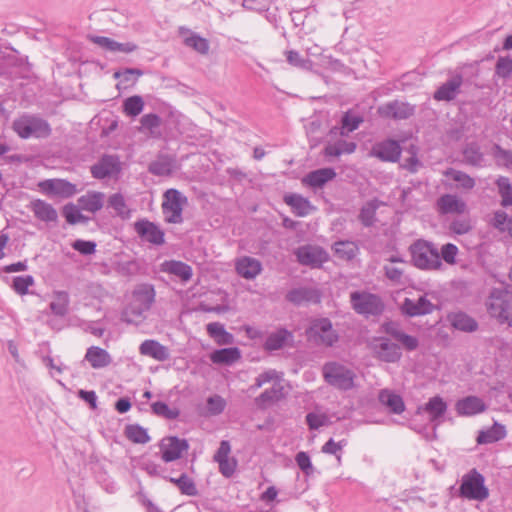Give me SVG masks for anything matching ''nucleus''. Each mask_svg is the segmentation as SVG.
<instances>
[{"instance_id": "1", "label": "nucleus", "mask_w": 512, "mask_h": 512, "mask_svg": "<svg viewBox=\"0 0 512 512\" xmlns=\"http://www.w3.org/2000/svg\"><path fill=\"white\" fill-rule=\"evenodd\" d=\"M412 264L421 270H438L442 267L438 249L432 242L418 239L409 247Z\"/></svg>"}, {"instance_id": "2", "label": "nucleus", "mask_w": 512, "mask_h": 512, "mask_svg": "<svg viewBox=\"0 0 512 512\" xmlns=\"http://www.w3.org/2000/svg\"><path fill=\"white\" fill-rule=\"evenodd\" d=\"M13 131L22 139L48 138L52 129L47 120L34 115L24 113L12 123Z\"/></svg>"}, {"instance_id": "3", "label": "nucleus", "mask_w": 512, "mask_h": 512, "mask_svg": "<svg viewBox=\"0 0 512 512\" xmlns=\"http://www.w3.org/2000/svg\"><path fill=\"white\" fill-rule=\"evenodd\" d=\"M487 311L500 324L512 325V293L505 289L494 288L486 302Z\"/></svg>"}, {"instance_id": "4", "label": "nucleus", "mask_w": 512, "mask_h": 512, "mask_svg": "<svg viewBox=\"0 0 512 512\" xmlns=\"http://www.w3.org/2000/svg\"><path fill=\"white\" fill-rule=\"evenodd\" d=\"M325 382L341 391H348L354 387L355 373L336 361L326 362L322 367Z\"/></svg>"}, {"instance_id": "5", "label": "nucleus", "mask_w": 512, "mask_h": 512, "mask_svg": "<svg viewBox=\"0 0 512 512\" xmlns=\"http://www.w3.org/2000/svg\"><path fill=\"white\" fill-rule=\"evenodd\" d=\"M132 295L133 303L121 314V320L127 324L132 323V320L128 318V311L130 310L134 316H142L144 312L151 308L156 293L152 284L143 283L136 286Z\"/></svg>"}, {"instance_id": "6", "label": "nucleus", "mask_w": 512, "mask_h": 512, "mask_svg": "<svg viewBox=\"0 0 512 512\" xmlns=\"http://www.w3.org/2000/svg\"><path fill=\"white\" fill-rule=\"evenodd\" d=\"M350 304L357 314L366 318H369L370 316H379L385 309V305L381 297L367 291L351 292Z\"/></svg>"}, {"instance_id": "7", "label": "nucleus", "mask_w": 512, "mask_h": 512, "mask_svg": "<svg viewBox=\"0 0 512 512\" xmlns=\"http://www.w3.org/2000/svg\"><path fill=\"white\" fill-rule=\"evenodd\" d=\"M459 496L476 501H484L489 497V489L485 486V478L475 468L462 477Z\"/></svg>"}, {"instance_id": "8", "label": "nucleus", "mask_w": 512, "mask_h": 512, "mask_svg": "<svg viewBox=\"0 0 512 512\" xmlns=\"http://www.w3.org/2000/svg\"><path fill=\"white\" fill-rule=\"evenodd\" d=\"M305 333L308 340L326 347L334 346L339 340V335L328 318L313 320Z\"/></svg>"}, {"instance_id": "9", "label": "nucleus", "mask_w": 512, "mask_h": 512, "mask_svg": "<svg viewBox=\"0 0 512 512\" xmlns=\"http://www.w3.org/2000/svg\"><path fill=\"white\" fill-rule=\"evenodd\" d=\"M187 204V197L179 190L170 188L163 194L162 212L164 219L170 224H181L183 222V207Z\"/></svg>"}, {"instance_id": "10", "label": "nucleus", "mask_w": 512, "mask_h": 512, "mask_svg": "<svg viewBox=\"0 0 512 512\" xmlns=\"http://www.w3.org/2000/svg\"><path fill=\"white\" fill-rule=\"evenodd\" d=\"M122 170L121 161L118 155L104 154L90 167L91 175L95 179L115 177Z\"/></svg>"}, {"instance_id": "11", "label": "nucleus", "mask_w": 512, "mask_h": 512, "mask_svg": "<svg viewBox=\"0 0 512 512\" xmlns=\"http://www.w3.org/2000/svg\"><path fill=\"white\" fill-rule=\"evenodd\" d=\"M416 107L399 100L389 101L377 108V114L385 119L406 120L415 114Z\"/></svg>"}, {"instance_id": "12", "label": "nucleus", "mask_w": 512, "mask_h": 512, "mask_svg": "<svg viewBox=\"0 0 512 512\" xmlns=\"http://www.w3.org/2000/svg\"><path fill=\"white\" fill-rule=\"evenodd\" d=\"M297 261L304 266L319 268L328 260L327 252L319 246L303 245L296 249Z\"/></svg>"}, {"instance_id": "13", "label": "nucleus", "mask_w": 512, "mask_h": 512, "mask_svg": "<svg viewBox=\"0 0 512 512\" xmlns=\"http://www.w3.org/2000/svg\"><path fill=\"white\" fill-rule=\"evenodd\" d=\"M159 448L162 460L169 463L181 458L182 453L189 449V443L177 436H167L160 441Z\"/></svg>"}, {"instance_id": "14", "label": "nucleus", "mask_w": 512, "mask_h": 512, "mask_svg": "<svg viewBox=\"0 0 512 512\" xmlns=\"http://www.w3.org/2000/svg\"><path fill=\"white\" fill-rule=\"evenodd\" d=\"M383 332L389 335L394 340L398 341L403 349L408 352L414 351L419 347V340L417 337L406 334L398 322L387 321L381 326Z\"/></svg>"}, {"instance_id": "15", "label": "nucleus", "mask_w": 512, "mask_h": 512, "mask_svg": "<svg viewBox=\"0 0 512 512\" xmlns=\"http://www.w3.org/2000/svg\"><path fill=\"white\" fill-rule=\"evenodd\" d=\"M38 186L42 192L62 198H70L77 193L76 185L65 179H47L39 182Z\"/></svg>"}, {"instance_id": "16", "label": "nucleus", "mask_w": 512, "mask_h": 512, "mask_svg": "<svg viewBox=\"0 0 512 512\" xmlns=\"http://www.w3.org/2000/svg\"><path fill=\"white\" fill-rule=\"evenodd\" d=\"M376 357L386 363H396L402 357L401 346L390 341L389 338L380 337L373 346Z\"/></svg>"}, {"instance_id": "17", "label": "nucleus", "mask_w": 512, "mask_h": 512, "mask_svg": "<svg viewBox=\"0 0 512 512\" xmlns=\"http://www.w3.org/2000/svg\"><path fill=\"white\" fill-rule=\"evenodd\" d=\"M134 230L137 235L145 241L162 245L165 242V233L154 222L147 219H140L134 223Z\"/></svg>"}, {"instance_id": "18", "label": "nucleus", "mask_w": 512, "mask_h": 512, "mask_svg": "<svg viewBox=\"0 0 512 512\" xmlns=\"http://www.w3.org/2000/svg\"><path fill=\"white\" fill-rule=\"evenodd\" d=\"M401 151L402 149L398 141L386 139L375 143L370 154L384 162H397L400 158Z\"/></svg>"}, {"instance_id": "19", "label": "nucleus", "mask_w": 512, "mask_h": 512, "mask_svg": "<svg viewBox=\"0 0 512 512\" xmlns=\"http://www.w3.org/2000/svg\"><path fill=\"white\" fill-rule=\"evenodd\" d=\"M488 405L485 401L475 395L460 398L455 403V411L458 416L471 417L485 412Z\"/></svg>"}, {"instance_id": "20", "label": "nucleus", "mask_w": 512, "mask_h": 512, "mask_svg": "<svg viewBox=\"0 0 512 512\" xmlns=\"http://www.w3.org/2000/svg\"><path fill=\"white\" fill-rule=\"evenodd\" d=\"M285 298L295 306H301L309 303H320L321 294L316 288L299 287L288 291Z\"/></svg>"}, {"instance_id": "21", "label": "nucleus", "mask_w": 512, "mask_h": 512, "mask_svg": "<svg viewBox=\"0 0 512 512\" xmlns=\"http://www.w3.org/2000/svg\"><path fill=\"white\" fill-rule=\"evenodd\" d=\"M434 305L426 296H420L417 300L405 298L401 311L409 317H416L432 313Z\"/></svg>"}, {"instance_id": "22", "label": "nucleus", "mask_w": 512, "mask_h": 512, "mask_svg": "<svg viewBox=\"0 0 512 512\" xmlns=\"http://www.w3.org/2000/svg\"><path fill=\"white\" fill-rule=\"evenodd\" d=\"M87 38L94 44L110 52L132 53L138 49L133 42L119 43L106 36L88 35Z\"/></svg>"}, {"instance_id": "23", "label": "nucleus", "mask_w": 512, "mask_h": 512, "mask_svg": "<svg viewBox=\"0 0 512 512\" xmlns=\"http://www.w3.org/2000/svg\"><path fill=\"white\" fill-rule=\"evenodd\" d=\"M463 79L461 75H456L443 83L433 95L437 101H452L460 92Z\"/></svg>"}, {"instance_id": "24", "label": "nucleus", "mask_w": 512, "mask_h": 512, "mask_svg": "<svg viewBox=\"0 0 512 512\" xmlns=\"http://www.w3.org/2000/svg\"><path fill=\"white\" fill-rule=\"evenodd\" d=\"M235 269L242 278L251 280L261 273L262 264L256 258L243 256L237 259Z\"/></svg>"}, {"instance_id": "25", "label": "nucleus", "mask_w": 512, "mask_h": 512, "mask_svg": "<svg viewBox=\"0 0 512 512\" xmlns=\"http://www.w3.org/2000/svg\"><path fill=\"white\" fill-rule=\"evenodd\" d=\"M139 352L143 356H149L160 362L166 361L170 357L169 349L153 339L144 340L139 346Z\"/></svg>"}, {"instance_id": "26", "label": "nucleus", "mask_w": 512, "mask_h": 512, "mask_svg": "<svg viewBox=\"0 0 512 512\" xmlns=\"http://www.w3.org/2000/svg\"><path fill=\"white\" fill-rule=\"evenodd\" d=\"M294 335L286 328H278L276 331L271 332L264 342V349L267 351H275L283 348L285 345L293 342Z\"/></svg>"}, {"instance_id": "27", "label": "nucleus", "mask_w": 512, "mask_h": 512, "mask_svg": "<svg viewBox=\"0 0 512 512\" xmlns=\"http://www.w3.org/2000/svg\"><path fill=\"white\" fill-rule=\"evenodd\" d=\"M284 202L291 207L292 212L298 217H305L315 210L311 202L300 194H286Z\"/></svg>"}, {"instance_id": "28", "label": "nucleus", "mask_w": 512, "mask_h": 512, "mask_svg": "<svg viewBox=\"0 0 512 512\" xmlns=\"http://www.w3.org/2000/svg\"><path fill=\"white\" fill-rule=\"evenodd\" d=\"M437 209L440 214H462L466 210V204L456 195L444 194L437 200Z\"/></svg>"}, {"instance_id": "29", "label": "nucleus", "mask_w": 512, "mask_h": 512, "mask_svg": "<svg viewBox=\"0 0 512 512\" xmlns=\"http://www.w3.org/2000/svg\"><path fill=\"white\" fill-rule=\"evenodd\" d=\"M284 397V387L280 381H276L269 389L264 390L258 397L255 398V405L259 409H266L273 403L281 400Z\"/></svg>"}, {"instance_id": "30", "label": "nucleus", "mask_w": 512, "mask_h": 512, "mask_svg": "<svg viewBox=\"0 0 512 512\" xmlns=\"http://www.w3.org/2000/svg\"><path fill=\"white\" fill-rule=\"evenodd\" d=\"M463 161L473 167H484L485 166V155L481 151V147L478 142L471 141L464 145L462 149Z\"/></svg>"}, {"instance_id": "31", "label": "nucleus", "mask_w": 512, "mask_h": 512, "mask_svg": "<svg viewBox=\"0 0 512 512\" xmlns=\"http://www.w3.org/2000/svg\"><path fill=\"white\" fill-rule=\"evenodd\" d=\"M421 411L427 412L429 414L431 422L438 423L439 419L447 411V403L443 400L442 397L434 396L430 398L424 406L418 407L417 413H421Z\"/></svg>"}, {"instance_id": "32", "label": "nucleus", "mask_w": 512, "mask_h": 512, "mask_svg": "<svg viewBox=\"0 0 512 512\" xmlns=\"http://www.w3.org/2000/svg\"><path fill=\"white\" fill-rule=\"evenodd\" d=\"M378 399L390 413L401 414L405 410V404L402 397L388 389H382L379 392Z\"/></svg>"}, {"instance_id": "33", "label": "nucleus", "mask_w": 512, "mask_h": 512, "mask_svg": "<svg viewBox=\"0 0 512 512\" xmlns=\"http://www.w3.org/2000/svg\"><path fill=\"white\" fill-rule=\"evenodd\" d=\"M161 271L179 277L183 282H187L192 278V267L182 261L169 260L161 264Z\"/></svg>"}, {"instance_id": "34", "label": "nucleus", "mask_w": 512, "mask_h": 512, "mask_svg": "<svg viewBox=\"0 0 512 512\" xmlns=\"http://www.w3.org/2000/svg\"><path fill=\"white\" fill-rule=\"evenodd\" d=\"M104 193L91 191L78 198V206L84 211L96 213L101 210L104 204Z\"/></svg>"}, {"instance_id": "35", "label": "nucleus", "mask_w": 512, "mask_h": 512, "mask_svg": "<svg viewBox=\"0 0 512 512\" xmlns=\"http://www.w3.org/2000/svg\"><path fill=\"white\" fill-rule=\"evenodd\" d=\"M453 328L463 332H474L478 329L477 321L465 312H456L448 316Z\"/></svg>"}, {"instance_id": "36", "label": "nucleus", "mask_w": 512, "mask_h": 512, "mask_svg": "<svg viewBox=\"0 0 512 512\" xmlns=\"http://www.w3.org/2000/svg\"><path fill=\"white\" fill-rule=\"evenodd\" d=\"M85 359L94 369L107 367L112 362L109 353L98 346H91L87 349Z\"/></svg>"}, {"instance_id": "37", "label": "nucleus", "mask_w": 512, "mask_h": 512, "mask_svg": "<svg viewBox=\"0 0 512 512\" xmlns=\"http://www.w3.org/2000/svg\"><path fill=\"white\" fill-rule=\"evenodd\" d=\"M382 204L377 198L369 200L360 209L358 219L364 227H372L376 222L377 209Z\"/></svg>"}, {"instance_id": "38", "label": "nucleus", "mask_w": 512, "mask_h": 512, "mask_svg": "<svg viewBox=\"0 0 512 512\" xmlns=\"http://www.w3.org/2000/svg\"><path fill=\"white\" fill-rule=\"evenodd\" d=\"M32 210L37 219L44 222L57 221L58 214L56 209L49 203L37 199L32 203Z\"/></svg>"}, {"instance_id": "39", "label": "nucleus", "mask_w": 512, "mask_h": 512, "mask_svg": "<svg viewBox=\"0 0 512 512\" xmlns=\"http://www.w3.org/2000/svg\"><path fill=\"white\" fill-rule=\"evenodd\" d=\"M506 436V429L499 423H494L492 427L487 430L480 431L477 436L478 444H489L497 442Z\"/></svg>"}, {"instance_id": "40", "label": "nucleus", "mask_w": 512, "mask_h": 512, "mask_svg": "<svg viewBox=\"0 0 512 512\" xmlns=\"http://www.w3.org/2000/svg\"><path fill=\"white\" fill-rule=\"evenodd\" d=\"M207 333L218 345H230L233 343V335L227 332L224 325L219 322H212L207 325Z\"/></svg>"}, {"instance_id": "41", "label": "nucleus", "mask_w": 512, "mask_h": 512, "mask_svg": "<svg viewBox=\"0 0 512 512\" xmlns=\"http://www.w3.org/2000/svg\"><path fill=\"white\" fill-rule=\"evenodd\" d=\"M364 118L353 112L352 110H348L345 112L341 118V127L339 128V134L341 136H347L349 133L355 131L359 128L360 124L363 123Z\"/></svg>"}, {"instance_id": "42", "label": "nucleus", "mask_w": 512, "mask_h": 512, "mask_svg": "<svg viewBox=\"0 0 512 512\" xmlns=\"http://www.w3.org/2000/svg\"><path fill=\"white\" fill-rule=\"evenodd\" d=\"M336 176V172L332 168H322L310 172L306 176V182L311 187H322L328 181Z\"/></svg>"}, {"instance_id": "43", "label": "nucleus", "mask_w": 512, "mask_h": 512, "mask_svg": "<svg viewBox=\"0 0 512 512\" xmlns=\"http://www.w3.org/2000/svg\"><path fill=\"white\" fill-rule=\"evenodd\" d=\"M241 357L239 348L230 347L215 350L211 354V360L217 364H232Z\"/></svg>"}, {"instance_id": "44", "label": "nucleus", "mask_w": 512, "mask_h": 512, "mask_svg": "<svg viewBox=\"0 0 512 512\" xmlns=\"http://www.w3.org/2000/svg\"><path fill=\"white\" fill-rule=\"evenodd\" d=\"M108 207L112 208L116 215L123 220L131 217V210L128 208L125 198L121 193H114L108 198Z\"/></svg>"}, {"instance_id": "45", "label": "nucleus", "mask_w": 512, "mask_h": 512, "mask_svg": "<svg viewBox=\"0 0 512 512\" xmlns=\"http://www.w3.org/2000/svg\"><path fill=\"white\" fill-rule=\"evenodd\" d=\"M173 170V161L168 156H159L148 166V171L155 176H169Z\"/></svg>"}, {"instance_id": "46", "label": "nucleus", "mask_w": 512, "mask_h": 512, "mask_svg": "<svg viewBox=\"0 0 512 512\" xmlns=\"http://www.w3.org/2000/svg\"><path fill=\"white\" fill-rule=\"evenodd\" d=\"M69 303V294L66 291H57L49 307L54 315L64 317L68 313Z\"/></svg>"}, {"instance_id": "47", "label": "nucleus", "mask_w": 512, "mask_h": 512, "mask_svg": "<svg viewBox=\"0 0 512 512\" xmlns=\"http://www.w3.org/2000/svg\"><path fill=\"white\" fill-rule=\"evenodd\" d=\"M124 434L128 440L136 444H146L151 439L147 430L139 424L126 425Z\"/></svg>"}, {"instance_id": "48", "label": "nucleus", "mask_w": 512, "mask_h": 512, "mask_svg": "<svg viewBox=\"0 0 512 512\" xmlns=\"http://www.w3.org/2000/svg\"><path fill=\"white\" fill-rule=\"evenodd\" d=\"M168 480L176 485L184 495L196 496L198 494L194 481L186 473H182L178 478L170 477Z\"/></svg>"}, {"instance_id": "49", "label": "nucleus", "mask_w": 512, "mask_h": 512, "mask_svg": "<svg viewBox=\"0 0 512 512\" xmlns=\"http://www.w3.org/2000/svg\"><path fill=\"white\" fill-rule=\"evenodd\" d=\"M335 255L345 261L352 260L358 251L357 246L351 241H338L333 246Z\"/></svg>"}, {"instance_id": "50", "label": "nucleus", "mask_w": 512, "mask_h": 512, "mask_svg": "<svg viewBox=\"0 0 512 512\" xmlns=\"http://www.w3.org/2000/svg\"><path fill=\"white\" fill-rule=\"evenodd\" d=\"M495 183L498 188V193L501 197V205L503 207L511 206L512 205V184L510 182V179L505 176H499Z\"/></svg>"}, {"instance_id": "51", "label": "nucleus", "mask_w": 512, "mask_h": 512, "mask_svg": "<svg viewBox=\"0 0 512 512\" xmlns=\"http://www.w3.org/2000/svg\"><path fill=\"white\" fill-rule=\"evenodd\" d=\"M184 44L202 55H206L210 49L209 41L194 32L184 39Z\"/></svg>"}, {"instance_id": "52", "label": "nucleus", "mask_w": 512, "mask_h": 512, "mask_svg": "<svg viewBox=\"0 0 512 512\" xmlns=\"http://www.w3.org/2000/svg\"><path fill=\"white\" fill-rule=\"evenodd\" d=\"M144 108L143 98L139 95L128 97L123 102V111L127 116L136 117Z\"/></svg>"}, {"instance_id": "53", "label": "nucleus", "mask_w": 512, "mask_h": 512, "mask_svg": "<svg viewBox=\"0 0 512 512\" xmlns=\"http://www.w3.org/2000/svg\"><path fill=\"white\" fill-rule=\"evenodd\" d=\"M152 412L168 420H175L179 417L180 411L176 408L171 409L165 402L156 401L151 404Z\"/></svg>"}, {"instance_id": "54", "label": "nucleus", "mask_w": 512, "mask_h": 512, "mask_svg": "<svg viewBox=\"0 0 512 512\" xmlns=\"http://www.w3.org/2000/svg\"><path fill=\"white\" fill-rule=\"evenodd\" d=\"M495 75L504 80L512 77V57L500 56L495 64Z\"/></svg>"}, {"instance_id": "55", "label": "nucleus", "mask_w": 512, "mask_h": 512, "mask_svg": "<svg viewBox=\"0 0 512 512\" xmlns=\"http://www.w3.org/2000/svg\"><path fill=\"white\" fill-rule=\"evenodd\" d=\"M492 155L498 166L512 167V151L503 149L499 144H494Z\"/></svg>"}, {"instance_id": "56", "label": "nucleus", "mask_w": 512, "mask_h": 512, "mask_svg": "<svg viewBox=\"0 0 512 512\" xmlns=\"http://www.w3.org/2000/svg\"><path fill=\"white\" fill-rule=\"evenodd\" d=\"M34 283V278L31 275L16 276L13 278L11 287L17 294L23 296L28 294L29 287L33 286Z\"/></svg>"}, {"instance_id": "57", "label": "nucleus", "mask_w": 512, "mask_h": 512, "mask_svg": "<svg viewBox=\"0 0 512 512\" xmlns=\"http://www.w3.org/2000/svg\"><path fill=\"white\" fill-rule=\"evenodd\" d=\"M286 60L290 65L304 70H309L312 67V61L308 58H303L299 52L295 50L286 52Z\"/></svg>"}, {"instance_id": "58", "label": "nucleus", "mask_w": 512, "mask_h": 512, "mask_svg": "<svg viewBox=\"0 0 512 512\" xmlns=\"http://www.w3.org/2000/svg\"><path fill=\"white\" fill-rule=\"evenodd\" d=\"M226 407V401L220 395H213L207 399V410L210 415L221 414Z\"/></svg>"}, {"instance_id": "59", "label": "nucleus", "mask_w": 512, "mask_h": 512, "mask_svg": "<svg viewBox=\"0 0 512 512\" xmlns=\"http://www.w3.org/2000/svg\"><path fill=\"white\" fill-rule=\"evenodd\" d=\"M295 461L299 469L306 475L311 476L314 473L310 456L307 452L300 451L295 456Z\"/></svg>"}, {"instance_id": "60", "label": "nucleus", "mask_w": 512, "mask_h": 512, "mask_svg": "<svg viewBox=\"0 0 512 512\" xmlns=\"http://www.w3.org/2000/svg\"><path fill=\"white\" fill-rule=\"evenodd\" d=\"M278 380L279 377L275 370L269 369L262 373H260L256 378L254 384L250 387L251 390H257L261 388L264 384L269 383L271 381Z\"/></svg>"}, {"instance_id": "61", "label": "nucleus", "mask_w": 512, "mask_h": 512, "mask_svg": "<svg viewBox=\"0 0 512 512\" xmlns=\"http://www.w3.org/2000/svg\"><path fill=\"white\" fill-rule=\"evenodd\" d=\"M439 254L440 259L442 258L447 264L453 265L456 263L458 247L455 244L446 243L441 247Z\"/></svg>"}, {"instance_id": "62", "label": "nucleus", "mask_w": 512, "mask_h": 512, "mask_svg": "<svg viewBox=\"0 0 512 512\" xmlns=\"http://www.w3.org/2000/svg\"><path fill=\"white\" fill-rule=\"evenodd\" d=\"M346 445V441L345 440H341L339 442H335L332 438H330L321 448V451L325 454H329V455H335L338 459V461H340L341 459V456H340V452L342 450V448Z\"/></svg>"}, {"instance_id": "63", "label": "nucleus", "mask_w": 512, "mask_h": 512, "mask_svg": "<svg viewBox=\"0 0 512 512\" xmlns=\"http://www.w3.org/2000/svg\"><path fill=\"white\" fill-rule=\"evenodd\" d=\"M72 248L82 255H91L96 251V243L94 241L77 239L72 243Z\"/></svg>"}, {"instance_id": "64", "label": "nucleus", "mask_w": 512, "mask_h": 512, "mask_svg": "<svg viewBox=\"0 0 512 512\" xmlns=\"http://www.w3.org/2000/svg\"><path fill=\"white\" fill-rule=\"evenodd\" d=\"M452 179L458 182L465 189H472L475 186V180L465 172L452 170Z\"/></svg>"}]
</instances>
